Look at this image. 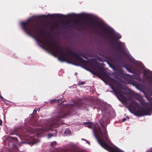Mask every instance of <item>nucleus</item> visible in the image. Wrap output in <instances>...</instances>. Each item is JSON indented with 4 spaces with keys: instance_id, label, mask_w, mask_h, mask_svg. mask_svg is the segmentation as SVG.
I'll use <instances>...</instances> for the list:
<instances>
[{
    "instance_id": "f257e3e1",
    "label": "nucleus",
    "mask_w": 152,
    "mask_h": 152,
    "mask_svg": "<svg viewBox=\"0 0 152 152\" xmlns=\"http://www.w3.org/2000/svg\"><path fill=\"white\" fill-rule=\"evenodd\" d=\"M84 104L82 101L77 102L74 105H72L70 108L68 109H62L58 113L57 116L54 118L53 122L50 124L48 126H46L42 127L39 129V132L40 133H42L44 132H48L51 130L52 127H56L59 124H62L61 118H64L65 116L68 115H69L71 113L72 111L75 110L74 108L77 109H80V107H83Z\"/></svg>"
},
{
    "instance_id": "f03ea898",
    "label": "nucleus",
    "mask_w": 152,
    "mask_h": 152,
    "mask_svg": "<svg viewBox=\"0 0 152 152\" xmlns=\"http://www.w3.org/2000/svg\"><path fill=\"white\" fill-rule=\"evenodd\" d=\"M35 20L29 18L26 22H21V24L24 31L28 35L30 36L31 35H38L40 36L42 39H37V41L44 45H45L44 42L46 40L43 34L40 33V27L35 24Z\"/></svg>"
},
{
    "instance_id": "7ed1b4c3",
    "label": "nucleus",
    "mask_w": 152,
    "mask_h": 152,
    "mask_svg": "<svg viewBox=\"0 0 152 152\" xmlns=\"http://www.w3.org/2000/svg\"><path fill=\"white\" fill-rule=\"evenodd\" d=\"M151 103L146 102L144 100H142L141 105L143 106L140 107L134 101V114L138 117L151 115L152 113V98L148 99Z\"/></svg>"
},
{
    "instance_id": "20e7f679",
    "label": "nucleus",
    "mask_w": 152,
    "mask_h": 152,
    "mask_svg": "<svg viewBox=\"0 0 152 152\" xmlns=\"http://www.w3.org/2000/svg\"><path fill=\"white\" fill-rule=\"evenodd\" d=\"M91 22L92 23H94L97 26H101L105 29L107 33H109L111 36V37L108 35L107 36V38L110 39V42L112 45L116 44L117 48L119 50H122L123 49V46L122 43L120 41L117 42L118 40L121 38V36L118 34H115L112 30H110L108 27H106L101 23H98L94 19H91Z\"/></svg>"
},
{
    "instance_id": "39448f33",
    "label": "nucleus",
    "mask_w": 152,
    "mask_h": 152,
    "mask_svg": "<svg viewBox=\"0 0 152 152\" xmlns=\"http://www.w3.org/2000/svg\"><path fill=\"white\" fill-rule=\"evenodd\" d=\"M49 50L55 55H59L58 60L61 61H66L67 60L73 61L72 57L69 58L68 54L64 52L63 49L56 42L53 43L48 41Z\"/></svg>"
},
{
    "instance_id": "423d86ee",
    "label": "nucleus",
    "mask_w": 152,
    "mask_h": 152,
    "mask_svg": "<svg viewBox=\"0 0 152 152\" xmlns=\"http://www.w3.org/2000/svg\"><path fill=\"white\" fill-rule=\"evenodd\" d=\"M111 88L116 94L120 96L123 99L126 104V107L129 109L131 113H133V99L132 98H127L124 95L125 94V92L120 88H117L116 90L113 86L111 87Z\"/></svg>"
},
{
    "instance_id": "0eeeda50",
    "label": "nucleus",
    "mask_w": 152,
    "mask_h": 152,
    "mask_svg": "<svg viewBox=\"0 0 152 152\" xmlns=\"http://www.w3.org/2000/svg\"><path fill=\"white\" fill-rule=\"evenodd\" d=\"M134 66H136L137 67H134V74H135L137 76V79L142 80L140 78V75L142 73L141 70L144 68V65L141 62L137 61L134 58Z\"/></svg>"
},
{
    "instance_id": "6e6552de",
    "label": "nucleus",
    "mask_w": 152,
    "mask_h": 152,
    "mask_svg": "<svg viewBox=\"0 0 152 152\" xmlns=\"http://www.w3.org/2000/svg\"><path fill=\"white\" fill-rule=\"evenodd\" d=\"M69 53L71 55L75 57L78 62L82 64L85 65L87 62V61L84 60L79 56V54L76 53L73 51H72L70 50H68Z\"/></svg>"
},
{
    "instance_id": "1a4fd4ad",
    "label": "nucleus",
    "mask_w": 152,
    "mask_h": 152,
    "mask_svg": "<svg viewBox=\"0 0 152 152\" xmlns=\"http://www.w3.org/2000/svg\"><path fill=\"white\" fill-rule=\"evenodd\" d=\"M151 74L150 71L148 70H145L143 71V78L146 81H147L148 83L151 86L152 85V76L149 75Z\"/></svg>"
},
{
    "instance_id": "9d476101",
    "label": "nucleus",
    "mask_w": 152,
    "mask_h": 152,
    "mask_svg": "<svg viewBox=\"0 0 152 152\" xmlns=\"http://www.w3.org/2000/svg\"><path fill=\"white\" fill-rule=\"evenodd\" d=\"M97 64L96 65L95 64H92V66L94 69H96V68L98 69V70L96 72H91L94 75H96V74H101L103 73L104 72V69L102 67H100L99 66V63H96Z\"/></svg>"
},
{
    "instance_id": "9b49d317",
    "label": "nucleus",
    "mask_w": 152,
    "mask_h": 152,
    "mask_svg": "<svg viewBox=\"0 0 152 152\" xmlns=\"http://www.w3.org/2000/svg\"><path fill=\"white\" fill-rule=\"evenodd\" d=\"M42 16H43L45 17H56L57 18L59 19H61L65 17V16L64 15L60 14H57L55 15H42Z\"/></svg>"
},
{
    "instance_id": "f8f14e48",
    "label": "nucleus",
    "mask_w": 152,
    "mask_h": 152,
    "mask_svg": "<svg viewBox=\"0 0 152 152\" xmlns=\"http://www.w3.org/2000/svg\"><path fill=\"white\" fill-rule=\"evenodd\" d=\"M135 97L137 98V99L138 100L140 101V104L141 101L142 100H144V99L142 98V97L141 95L140 94H136L134 93V98Z\"/></svg>"
},
{
    "instance_id": "ddd939ff",
    "label": "nucleus",
    "mask_w": 152,
    "mask_h": 152,
    "mask_svg": "<svg viewBox=\"0 0 152 152\" xmlns=\"http://www.w3.org/2000/svg\"><path fill=\"white\" fill-rule=\"evenodd\" d=\"M65 101L63 100L62 99H58L57 100L53 99L50 101L51 103H55L57 102H59L60 104L64 102Z\"/></svg>"
},
{
    "instance_id": "4468645a",
    "label": "nucleus",
    "mask_w": 152,
    "mask_h": 152,
    "mask_svg": "<svg viewBox=\"0 0 152 152\" xmlns=\"http://www.w3.org/2000/svg\"><path fill=\"white\" fill-rule=\"evenodd\" d=\"M116 84L117 85H118V87L120 88V89H122L123 90H124L125 88L123 85L121 83H118L117 81H116Z\"/></svg>"
},
{
    "instance_id": "2eb2a0df",
    "label": "nucleus",
    "mask_w": 152,
    "mask_h": 152,
    "mask_svg": "<svg viewBox=\"0 0 152 152\" xmlns=\"http://www.w3.org/2000/svg\"><path fill=\"white\" fill-rule=\"evenodd\" d=\"M84 124H86L87 126L89 128H92V124L90 123L84 122Z\"/></svg>"
},
{
    "instance_id": "dca6fc26",
    "label": "nucleus",
    "mask_w": 152,
    "mask_h": 152,
    "mask_svg": "<svg viewBox=\"0 0 152 152\" xmlns=\"http://www.w3.org/2000/svg\"><path fill=\"white\" fill-rule=\"evenodd\" d=\"M134 86H135L139 90H140L141 89V88L140 86H138V85H136L134 81Z\"/></svg>"
},
{
    "instance_id": "f3484780",
    "label": "nucleus",
    "mask_w": 152,
    "mask_h": 152,
    "mask_svg": "<svg viewBox=\"0 0 152 152\" xmlns=\"http://www.w3.org/2000/svg\"><path fill=\"white\" fill-rule=\"evenodd\" d=\"M32 126H39V124L37 123V121H35L34 122V123L32 124Z\"/></svg>"
},
{
    "instance_id": "a211bd4d",
    "label": "nucleus",
    "mask_w": 152,
    "mask_h": 152,
    "mask_svg": "<svg viewBox=\"0 0 152 152\" xmlns=\"http://www.w3.org/2000/svg\"><path fill=\"white\" fill-rule=\"evenodd\" d=\"M79 53V56H82L84 58L86 59H88L87 57L86 56L84 55L83 53Z\"/></svg>"
},
{
    "instance_id": "6ab92c4d",
    "label": "nucleus",
    "mask_w": 152,
    "mask_h": 152,
    "mask_svg": "<svg viewBox=\"0 0 152 152\" xmlns=\"http://www.w3.org/2000/svg\"><path fill=\"white\" fill-rule=\"evenodd\" d=\"M56 141H53L51 143V146L54 147L56 145Z\"/></svg>"
},
{
    "instance_id": "aec40b11",
    "label": "nucleus",
    "mask_w": 152,
    "mask_h": 152,
    "mask_svg": "<svg viewBox=\"0 0 152 152\" xmlns=\"http://www.w3.org/2000/svg\"><path fill=\"white\" fill-rule=\"evenodd\" d=\"M53 136V134L51 133L49 134L48 135V136L49 138H50L51 137Z\"/></svg>"
},
{
    "instance_id": "412c9836",
    "label": "nucleus",
    "mask_w": 152,
    "mask_h": 152,
    "mask_svg": "<svg viewBox=\"0 0 152 152\" xmlns=\"http://www.w3.org/2000/svg\"><path fill=\"white\" fill-rule=\"evenodd\" d=\"M67 132L68 134H69L70 132V131L69 129H67L66 130L65 133H66Z\"/></svg>"
},
{
    "instance_id": "4be33fe9",
    "label": "nucleus",
    "mask_w": 152,
    "mask_h": 152,
    "mask_svg": "<svg viewBox=\"0 0 152 152\" xmlns=\"http://www.w3.org/2000/svg\"><path fill=\"white\" fill-rule=\"evenodd\" d=\"M81 83L80 84H81V85L84 84L86 83V82L85 81H83V82H81Z\"/></svg>"
},
{
    "instance_id": "5701e85b",
    "label": "nucleus",
    "mask_w": 152,
    "mask_h": 152,
    "mask_svg": "<svg viewBox=\"0 0 152 152\" xmlns=\"http://www.w3.org/2000/svg\"><path fill=\"white\" fill-rule=\"evenodd\" d=\"M126 119L125 118H124L122 119V121L123 122H124V121H126Z\"/></svg>"
},
{
    "instance_id": "b1692460",
    "label": "nucleus",
    "mask_w": 152,
    "mask_h": 152,
    "mask_svg": "<svg viewBox=\"0 0 152 152\" xmlns=\"http://www.w3.org/2000/svg\"><path fill=\"white\" fill-rule=\"evenodd\" d=\"M37 109H35L34 110L33 112H37Z\"/></svg>"
},
{
    "instance_id": "393cba45",
    "label": "nucleus",
    "mask_w": 152,
    "mask_h": 152,
    "mask_svg": "<svg viewBox=\"0 0 152 152\" xmlns=\"http://www.w3.org/2000/svg\"><path fill=\"white\" fill-rule=\"evenodd\" d=\"M2 121L1 119H0V124H2Z\"/></svg>"
},
{
    "instance_id": "a878e982",
    "label": "nucleus",
    "mask_w": 152,
    "mask_h": 152,
    "mask_svg": "<svg viewBox=\"0 0 152 152\" xmlns=\"http://www.w3.org/2000/svg\"><path fill=\"white\" fill-rule=\"evenodd\" d=\"M123 66V67H125L126 69H128L127 67L126 66Z\"/></svg>"
},
{
    "instance_id": "bb28decb",
    "label": "nucleus",
    "mask_w": 152,
    "mask_h": 152,
    "mask_svg": "<svg viewBox=\"0 0 152 152\" xmlns=\"http://www.w3.org/2000/svg\"><path fill=\"white\" fill-rule=\"evenodd\" d=\"M131 84L133 85V81H132L131 82Z\"/></svg>"
},
{
    "instance_id": "cd10ccee",
    "label": "nucleus",
    "mask_w": 152,
    "mask_h": 152,
    "mask_svg": "<svg viewBox=\"0 0 152 152\" xmlns=\"http://www.w3.org/2000/svg\"><path fill=\"white\" fill-rule=\"evenodd\" d=\"M102 33L103 34H104V36H105V34L104 33V31H102Z\"/></svg>"
},
{
    "instance_id": "c85d7f7f",
    "label": "nucleus",
    "mask_w": 152,
    "mask_h": 152,
    "mask_svg": "<svg viewBox=\"0 0 152 152\" xmlns=\"http://www.w3.org/2000/svg\"><path fill=\"white\" fill-rule=\"evenodd\" d=\"M147 152H152V150H151V151H149Z\"/></svg>"
},
{
    "instance_id": "c756f323",
    "label": "nucleus",
    "mask_w": 152,
    "mask_h": 152,
    "mask_svg": "<svg viewBox=\"0 0 152 152\" xmlns=\"http://www.w3.org/2000/svg\"><path fill=\"white\" fill-rule=\"evenodd\" d=\"M77 24H79V22H77Z\"/></svg>"
},
{
    "instance_id": "7c9ffc66",
    "label": "nucleus",
    "mask_w": 152,
    "mask_h": 152,
    "mask_svg": "<svg viewBox=\"0 0 152 152\" xmlns=\"http://www.w3.org/2000/svg\"><path fill=\"white\" fill-rule=\"evenodd\" d=\"M132 73H133V71L132 70V71L131 72Z\"/></svg>"
},
{
    "instance_id": "2f4dec72",
    "label": "nucleus",
    "mask_w": 152,
    "mask_h": 152,
    "mask_svg": "<svg viewBox=\"0 0 152 152\" xmlns=\"http://www.w3.org/2000/svg\"><path fill=\"white\" fill-rule=\"evenodd\" d=\"M133 78H134V76Z\"/></svg>"
}]
</instances>
